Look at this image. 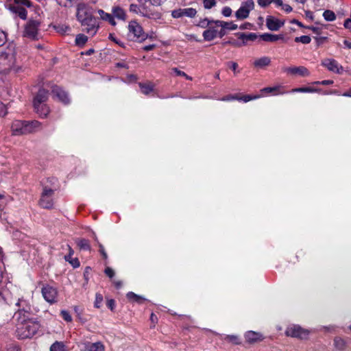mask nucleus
Listing matches in <instances>:
<instances>
[{
    "label": "nucleus",
    "instance_id": "f257e3e1",
    "mask_svg": "<svg viewBox=\"0 0 351 351\" xmlns=\"http://www.w3.org/2000/svg\"><path fill=\"white\" fill-rule=\"evenodd\" d=\"M16 327V336L21 339L33 337L40 328V322L36 318L30 315H20L14 317Z\"/></svg>",
    "mask_w": 351,
    "mask_h": 351
},
{
    "label": "nucleus",
    "instance_id": "f03ea898",
    "mask_svg": "<svg viewBox=\"0 0 351 351\" xmlns=\"http://www.w3.org/2000/svg\"><path fill=\"white\" fill-rule=\"evenodd\" d=\"M22 71L23 66L14 47H9L0 52V75L15 74Z\"/></svg>",
    "mask_w": 351,
    "mask_h": 351
},
{
    "label": "nucleus",
    "instance_id": "7ed1b4c3",
    "mask_svg": "<svg viewBox=\"0 0 351 351\" xmlns=\"http://www.w3.org/2000/svg\"><path fill=\"white\" fill-rule=\"evenodd\" d=\"M11 303L17 308L13 315V318L17 317L18 315H24V316L32 315L30 302L28 300L24 298L23 296L14 298Z\"/></svg>",
    "mask_w": 351,
    "mask_h": 351
},
{
    "label": "nucleus",
    "instance_id": "20e7f679",
    "mask_svg": "<svg viewBox=\"0 0 351 351\" xmlns=\"http://www.w3.org/2000/svg\"><path fill=\"white\" fill-rule=\"evenodd\" d=\"M31 5L29 0H14L13 4L6 5V7L21 19H25L27 12L24 7L29 8Z\"/></svg>",
    "mask_w": 351,
    "mask_h": 351
},
{
    "label": "nucleus",
    "instance_id": "39448f33",
    "mask_svg": "<svg viewBox=\"0 0 351 351\" xmlns=\"http://www.w3.org/2000/svg\"><path fill=\"white\" fill-rule=\"evenodd\" d=\"M128 36L132 40L142 42L147 38V34L143 27L136 21H130L128 24Z\"/></svg>",
    "mask_w": 351,
    "mask_h": 351
},
{
    "label": "nucleus",
    "instance_id": "423d86ee",
    "mask_svg": "<svg viewBox=\"0 0 351 351\" xmlns=\"http://www.w3.org/2000/svg\"><path fill=\"white\" fill-rule=\"evenodd\" d=\"M255 3L253 0H246L241 2L239 8L235 12V17L238 20H244L248 18L250 13L254 9Z\"/></svg>",
    "mask_w": 351,
    "mask_h": 351
},
{
    "label": "nucleus",
    "instance_id": "0eeeda50",
    "mask_svg": "<svg viewBox=\"0 0 351 351\" xmlns=\"http://www.w3.org/2000/svg\"><path fill=\"white\" fill-rule=\"evenodd\" d=\"M77 19L81 24L94 19L91 8L85 3H80L77 7Z\"/></svg>",
    "mask_w": 351,
    "mask_h": 351
},
{
    "label": "nucleus",
    "instance_id": "6e6552de",
    "mask_svg": "<svg viewBox=\"0 0 351 351\" xmlns=\"http://www.w3.org/2000/svg\"><path fill=\"white\" fill-rule=\"evenodd\" d=\"M54 191L45 187L41 195L40 199L39 201L40 206L46 209H51L53 208V202L52 199V196L53 195Z\"/></svg>",
    "mask_w": 351,
    "mask_h": 351
},
{
    "label": "nucleus",
    "instance_id": "1a4fd4ad",
    "mask_svg": "<svg viewBox=\"0 0 351 351\" xmlns=\"http://www.w3.org/2000/svg\"><path fill=\"white\" fill-rule=\"evenodd\" d=\"M287 336L299 339H306L310 331L301 328L298 325H293L288 327L285 331Z\"/></svg>",
    "mask_w": 351,
    "mask_h": 351
},
{
    "label": "nucleus",
    "instance_id": "9d476101",
    "mask_svg": "<svg viewBox=\"0 0 351 351\" xmlns=\"http://www.w3.org/2000/svg\"><path fill=\"white\" fill-rule=\"evenodd\" d=\"M197 10L193 8H178L171 11V16L174 19L188 17L193 19L197 15Z\"/></svg>",
    "mask_w": 351,
    "mask_h": 351
},
{
    "label": "nucleus",
    "instance_id": "9b49d317",
    "mask_svg": "<svg viewBox=\"0 0 351 351\" xmlns=\"http://www.w3.org/2000/svg\"><path fill=\"white\" fill-rule=\"evenodd\" d=\"M321 64L329 71L341 74L343 71V67L338 62L332 58H326L322 60Z\"/></svg>",
    "mask_w": 351,
    "mask_h": 351
},
{
    "label": "nucleus",
    "instance_id": "f8f14e48",
    "mask_svg": "<svg viewBox=\"0 0 351 351\" xmlns=\"http://www.w3.org/2000/svg\"><path fill=\"white\" fill-rule=\"evenodd\" d=\"M42 295L44 299L50 304L57 302L58 291L56 288L46 285L42 288Z\"/></svg>",
    "mask_w": 351,
    "mask_h": 351
},
{
    "label": "nucleus",
    "instance_id": "ddd939ff",
    "mask_svg": "<svg viewBox=\"0 0 351 351\" xmlns=\"http://www.w3.org/2000/svg\"><path fill=\"white\" fill-rule=\"evenodd\" d=\"M40 23L36 21H29L25 27L24 36L32 39H36Z\"/></svg>",
    "mask_w": 351,
    "mask_h": 351
},
{
    "label": "nucleus",
    "instance_id": "4468645a",
    "mask_svg": "<svg viewBox=\"0 0 351 351\" xmlns=\"http://www.w3.org/2000/svg\"><path fill=\"white\" fill-rule=\"evenodd\" d=\"M284 72L293 75L306 77L310 75V72L305 66H291L283 69Z\"/></svg>",
    "mask_w": 351,
    "mask_h": 351
},
{
    "label": "nucleus",
    "instance_id": "2eb2a0df",
    "mask_svg": "<svg viewBox=\"0 0 351 351\" xmlns=\"http://www.w3.org/2000/svg\"><path fill=\"white\" fill-rule=\"evenodd\" d=\"M48 98V91L45 89H40L34 99V107L36 112H39L40 105H44L43 103L47 101Z\"/></svg>",
    "mask_w": 351,
    "mask_h": 351
},
{
    "label": "nucleus",
    "instance_id": "dca6fc26",
    "mask_svg": "<svg viewBox=\"0 0 351 351\" xmlns=\"http://www.w3.org/2000/svg\"><path fill=\"white\" fill-rule=\"evenodd\" d=\"M11 130L13 135L27 134L25 121L15 120L12 122Z\"/></svg>",
    "mask_w": 351,
    "mask_h": 351
},
{
    "label": "nucleus",
    "instance_id": "f3484780",
    "mask_svg": "<svg viewBox=\"0 0 351 351\" xmlns=\"http://www.w3.org/2000/svg\"><path fill=\"white\" fill-rule=\"evenodd\" d=\"M141 16L153 20H158L160 19L162 17V14L160 12L145 6L142 7Z\"/></svg>",
    "mask_w": 351,
    "mask_h": 351
},
{
    "label": "nucleus",
    "instance_id": "a211bd4d",
    "mask_svg": "<svg viewBox=\"0 0 351 351\" xmlns=\"http://www.w3.org/2000/svg\"><path fill=\"white\" fill-rule=\"evenodd\" d=\"M81 25L84 27V31L91 36H94L99 28V25L95 18L87 21L86 24Z\"/></svg>",
    "mask_w": 351,
    "mask_h": 351
},
{
    "label": "nucleus",
    "instance_id": "6ab92c4d",
    "mask_svg": "<svg viewBox=\"0 0 351 351\" xmlns=\"http://www.w3.org/2000/svg\"><path fill=\"white\" fill-rule=\"evenodd\" d=\"M266 25L269 29L277 31L284 25V22L274 16H269L266 19Z\"/></svg>",
    "mask_w": 351,
    "mask_h": 351
},
{
    "label": "nucleus",
    "instance_id": "aec40b11",
    "mask_svg": "<svg viewBox=\"0 0 351 351\" xmlns=\"http://www.w3.org/2000/svg\"><path fill=\"white\" fill-rule=\"evenodd\" d=\"M218 27L215 24L210 25L202 34L204 39L206 41H211L217 37L218 30L217 28Z\"/></svg>",
    "mask_w": 351,
    "mask_h": 351
},
{
    "label": "nucleus",
    "instance_id": "412c9836",
    "mask_svg": "<svg viewBox=\"0 0 351 351\" xmlns=\"http://www.w3.org/2000/svg\"><path fill=\"white\" fill-rule=\"evenodd\" d=\"M52 93L53 95L63 104H68L70 102V99L67 93L62 90L61 88L58 86L53 88Z\"/></svg>",
    "mask_w": 351,
    "mask_h": 351
},
{
    "label": "nucleus",
    "instance_id": "4be33fe9",
    "mask_svg": "<svg viewBox=\"0 0 351 351\" xmlns=\"http://www.w3.org/2000/svg\"><path fill=\"white\" fill-rule=\"evenodd\" d=\"M245 338L246 341L250 343H254L263 340V336L258 332H256L252 330H250L245 332Z\"/></svg>",
    "mask_w": 351,
    "mask_h": 351
},
{
    "label": "nucleus",
    "instance_id": "5701e85b",
    "mask_svg": "<svg viewBox=\"0 0 351 351\" xmlns=\"http://www.w3.org/2000/svg\"><path fill=\"white\" fill-rule=\"evenodd\" d=\"M271 60L269 57L263 56V57L256 59L253 62V65L255 68L263 69V68L269 66L271 64Z\"/></svg>",
    "mask_w": 351,
    "mask_h": 351
},
{
    "label": "nucleus",
    "instance_id": "b1692460",
    "mask_svg": "<svg viewBox=\"0 0 351 351\" xmlns=\"http://www.w3.org/2000/svg\"><path fill=\"white\" fill-rule=\"evenodd\" d=\"M27 134L35 132L41 128V123L38 121H25Z\"/></svg>",
    "mask_w": 351,
    "mask_h": 351
},
{
    "label": "nucleus",
    "instance_id": "393cba45",
    "mask_svg": "<svg viewBox=\"0 0 351 351\" xmlns=\"http://www.w3.org/2000/svg\"><path fill=\"white\" fill-rule=\"evenodd\" d=\"M215 24L217 27H223L225 29L235 30L238 28V25L232 22H225L223 21H215Z\"/></svg>",
    "mask_w": 351,
    "mask_h": 351
},
{
    "label": "nucleus",
    "instance_id": "a878e982",
    "mask_svg": "<svg viewBox=\"0 0 351 351\" xmlns=\"http://www.w3.org/2000/svg\"><path fill=\"white\" fill-rule=\"evenodd\" d=\"M86 349L88 351H104L105 346L101 341L95 343H87Z\"/></svg>",
    "mask_w": 351,
    "mask_h": 351
},
{
    "label": "nucleus",
    "instance_id": "bb28decb",
    "mask_svg": "<svg viewBox=\"0 0 351 351\" xmlns=\"http://www.w3.org/2000/svg\"><path fill=\"white\" fill-rule=\"evenodd\" d=\"M112 14L114 17L119 20L125 21L126 19V14L123 9L119 6H114L112 9Z\"/></svg>",
    "mask_w": 351,
    "mask_h": 351
},
{
    "label": "nucleus",
    "instance_id": "cd10ccee",
    "mask_svg": "<svg viewBox=\"0 0 351 351\" xmlns=\"http://www.w3.org/2000/svg\"><path fill=\"white\" fill-rule=\"evenodd\" d=\"M260 36L263 39V40L266 42H276L280 39L283 38V36L282 34L276 35L269 33H265L263 34H261Z\"/></svg>",
    "mask_w": 351,
    "mask_h": 351
},
{
    "label": "nucleus",
    "instance_id": "c85d7f7f",
    "mask_svg": "<svg viewBox=\"0 0 351 351\" xmlns=\"http://www.w3.org/2000/svg\"><path fill=\"white\" fill-rule=\"evenodd\" d=\"M239 38L243 41V45H245L247 41H254L257 38V35L255 33H239Z\"/></svg>",
    "mask_w": 351,
    "mask_h": 351
},
{
    "label": "nucleus",
    "instance_id": "c756f323",
    "mask_svg": "<svg viewBox=\"0 0 351 351\" xmlns=\"http://www.w3.org/2000/svg\"><path fill=\"white\" fill-rule=\"evenodd\" d=\"M75 242L80 250H90V245L87 239H78L76 240Z\"/></svg>",
    "mask_w": 351,
    "mask_h": 351
},
{
    "label": "nucleus",
    "instance_id": "7c9ffc66",
    "mask_svg": "<svg viewBox=\"0 0 351 351\" xmlns=\"http://www.w3.org/2000/svg\"><path fill=\"white\" fill-rule=\"evenodd\" d=\"M50 351H66V349L63 342L56 341L51 346Z\"/></svg>",
    "mask_w": 351,
    "mask_h": 351
},
{
    "label": "nucleus",
    "instance_id": "2f4dec72",
    "mask_svg": "<svg viewBox=\"0 0 351 351\" xmlns=\"http://www.w3.org/2000/svg\"><path fill=\"white\" fill-rule=\"evenodd\" d=\"M139 87L141 88V92L144 95H148L154 90V85L151 83L143 84L139 83Z\"/></svg>",
    "mask_w": 351,
    "mask_h": 351
},
{
    "label": "nucleus",
    "instance_id": "473e14b6",
    "mask_svg": "<svg viewBox=\"0 0 351 351\" xmlns=\"http://www.w3.org/2000/svg\"><path fill=\"white\" fill-rule=\"evenodd\" d=\"M127 298L129 300L136 302L137 303H141L143 301L145 300V299L142 296L136 295L134 292L131 291L127 293Z\"/></svg>",
    "mask_w": 351,
    "mask_h": 351
},
{
    "label": "nucleus",
    "instance_id": "72a5a7b5",
    "mask_svg": "<svg viewBox=\"0 0 351 351\" xmlns=\"http://www.w3.org/2000/svg\"><path fill=\"white\" fill-rule=\"evenodd\" d=\"M323 17L326 21H334L336 19L335 12L330 10H326L323 13Z\"/></svg>",
    "mask_w": 351,
    "mask_h": 351
},
{
    "label": "nucleus",
    "instance_id": "f704fd0d",
    "mask_svg": "<svg viewBox=\"0 0 351 351\" xmlns=\"http://www.w3.org/2000/svg\"><path fill=\"white\" fill-rule=\"evenodd\" d=\"M88 40V37L82 34H77L75 38V44L77 46H84Z\"/></svg>",
    "mask_w": 351,
    "mask_h": 351
},
{
    "label": "nucleus",
    "instance_id": "c9c22d12",
    "mask_svg": "<svg viewBox=\"0 0 351 351\" xmlns=\"http://www.w3.org/2000/svg\"><path fill=\"white\" fill-rule=\"evenodd\" d=\"M334 345L337 350H343L346 348V341L340 337H337L334 340Z\"/></svg>",
    "mask_w": 351,
    "mask_h": 351
},
{
    "label": "nucleus",
    "instance_id": "e433bc0d",
    "mask_svg": "<svg viewBox=\"0 0 351 351\" xmlns=\"http://www.w3.org/2000/svg\"><path fill=\"white\" fill-rule=\"evenodd\" d=\"M215 21H210L206 18L200 19L197 23V26L202 28H207L210 25L215 24Z\"/></svg>",
    "mask_w": 351,
    "mask_h": 351
},
{
    "label": "nucleus",
    "instance_id": "4c0bfd02",
    "mask_svg": "<svg viewBox=\"0 0 351 351\" xmlns=\"http://www.w3.org/2000/svg\"><path fill=\"white\" fill-rule=\"evenodd\" d=\"M317 91L318 89L311 87H302L294 88L292 90L293 93H315Z\"/></svg>",
    "mask_w": 351,
    "mask_h": 351
},
{
    "label": "nucleus",
    "instance_id": "58836bf2",
    "mask_svg": "<svg viewBox=\"0 0 351 351\" xmlns=\"http://www.w3.org/2000/svg\"><path fill=\"white\" fill-rule=\"evenodd\" d=\"M40 117H45L49 112V108L45 105H40L39 112H36Z\"/></svg>",
    "mask_w": 351,
    "mask_h": 351
},
{
    "label": "nucleus",
    "instance_id": "ea45409f",
    "mask_svg": "<svg viewBox=\"0 0 351 351\" xmlns=\"http://www.w3.org/2000/svg\"><path fill=\"white\" fill-rule=\"evenodd\" d=\"M296 43H302L303 44H308L311 41V38L309 36H302L295 37L294 39Z\"/></svg>",
    "mask_w": 351,
    "mask_h": 351
},
{
    "label": "nucleus",
    "instance_id": "a19ab883",
    "mask_svg": "<svg viewBox=\"0 0 351 351\" xmlns=\"http://www.w3.org/2000/svg\"><path fill=\"white\" fill-rule=\"evenodd\" d=\"M224 339L228 340L236 345L241 343L239 338L237 335H226Z\"/></svg>",
    "mask_w": 351,
    "mask_h": 351
},
{
    "label": "nucleus",
    "instance_id": "79ce46f5",
    "mask_svg": "<svg viewBox=\"0 0 351 351\" xmlns=\"http://www.w3.org/2000/svg\"><path fill=\"white\" fill-rule=\"evenodd\" d=\"M216 0H204L203 5L205 9H211L216 5Z\"/></svg>",
    "mask_w": 351,
    "mask_h": 351
},
{
    "label": "nucleus",
    "instance_id": "37998d69",
    "mask_svg": "<svg viewBox=\"0 0 351 351\" xmlns=\"http://www.w3.org/2000/svg\"><path fill=\"white\" fill-rule=\"evenodd\" d=\"M66 262H69L73 268H77L80 267V263L77 258H73L71 256V258L64 259Z\"/></svg>",
    "mask_w": 351,
    "mask_h": 351
},
{
    "label": "nucleus",
    "instance_id": "c03bdc74",
    "mask_svg": "<svg viewBox=\"0 0 351 351\" xmlns=\"http://www.w3.org/2000/svg\"><path fill=\"white\" fill-rule=\"evenodd\" d=\"M60 315L66 322H71L72 321V317L69 313V311L66 310H62L60 312Z\"/></svg>",
    "mask_w": 351,
    "mask_h": 351
},
{
    "label": "nucleus",
    "instance_id": "a18cd8bd",
    "mask_svg": "<svg viewBox=\"0 0 351 351\" xmlns=\"http://www.w3.org/2000/svg\"><path fill=\"white\" fill-rule=\"evenodd\" d=\"M142 7L143 6H138L136 4H131L130 6V11L131 12H134V13L138 14L141 15V12L142 10Z\"/></svg>",
    "mask_w": 351,
    "mask_h": 351
},
{
    "label": "nucleus",
    "instance_id": "49530a36",
    "mask_svg": "<svg viewBox=\"0 0 351 351\" xmlns=\"http://www.w3.org/2000/svg\"><path fill=\"white\" fill-rule=\"evenodd\" d=\"M278 87H266L261 90L262 92L267 93H273L274 95H278Z\"/></svg>",
    "mask_w": 351,
    "mask_h": 351
},
{
    "label": "nucleus",
    "instance_id": "de8ad7c7",
    "mask_svg": "<svg viewBox=\"0 0 351 351\" xmlns=\"http://www.w3.org/2000/svg\"><path fill=\"white\" fill-rule=\"evenodd\" d=\"M172 71L176 73V74L178 76H182L184 77L186 79L189 80H192V77L189 76L186 73H185L184 71H182L177 68H173Z\"/></svg>",
    "mask_w": 351,
    "mask_h": 351
},
{
    "label": "nucleus",
    "instance_id": "09e8293b",
    "mask_svg": "<svg viewBox=\"0 0 351 351\" xmlns=\"http://www.w3.org/2000/svg\"><path fill=\"white\" fill-rule=\"evenodd\" d=\"M97 12H98L100 18L102 20L106 21H107L110 19V17L112 16V14L105 12L103 10H98Z\"/></svg>",
    "mask_w": 351,
    "mask_h": 351
},
{
    "label": "nucleus",
    "instance_id": "8fccbe9b",
    "mask_svg": "<svg viewBox=\"0 0 351 351\" xmlns=\"http://www.w3.org/2000/svg\"><path fill=\"white\" fill-rule=\"evenodd\" d=\"M232 9L228 6L223 7L221 10L222 14L226 17L230 16L232 14Z\"/></svg>",
    "mask_w": 351,
    "mask_h": 351
},
{
    "label": "nucleus",
    "instance_id": "3c124183",
    "mask_svg": "<svg viewBox=\"0 0 351 351\" xmlns=\"http://www.w3.org/2000/svg\"><path fill=\"white\" fill-rule=\"evenodd\" d=\"M258 4L261 7H266L273 3V0H257Z\"/></svg>",
    "mask_w": 351,
    "mask_h": 351
},
{
    "label": "nucleus",
    "instance_id": "603ef678",
    "mask_svg": "<svg viewBox=\"0 0 351 351\" xmlns=\"http://www.w3.org/2000/svg\"><path fill=\"white\" fill-rule=\"evenodd\" d=\"M314 84H321V85H331L333 84V81L330 80H326L323 81H316L313 82Z\"/></svg>",
    "mask_w": 351,
    "mask_h": 351
},
{
    "label": "nucleus",
    "instance_id": "864d4df0",
    "mask_svg": "<svg viewBox=\"0 0 351 351\" xmlns=\"http://www.w3.org/2000/svg\"><path fill=\"white\" fill-rule=\"evenodd\" d=\"M103 300L102 295L101 294H96V300L95 302V306L96 308L100 307V304L101 303Z\"/></svg>",
    "mask_w": 351,
    "mask_h": 351
},
{
    "label": "nucleus",
    "instance_id": "5fc2aeb1",
    "mask_svg": "<svg viewBox=\"0 0 351 351\" xmlns=\"http://www.w3.org/2000/svg\"><path fill=\"white\" fill-rule=\"evenodd\" d=\"M259 97H260L259 95H255L254 97H252L250 95H245L243 97L239 98V100H243L245 102H247V101H250L252 99H258Z\"/></svg>",
    "mask_w": 351,
    "mask_h": 351
},
{
    "label": "nucleus",
    "instance_id": "6e6d98bb",
    "mask_svg": "<svg viewBox=\"0 0 351 351\" xmlns=\"http://www.w3.org/2000/svg\"><path fill=\"white\" fill-rule=\"evenodd\" d=\"M98 246H99V252L102 255L103 258L104 259H107L108 255H107V253L106 252V251L104 250V245L101 243H98Z\"/></svg>",
    "mask_w": 351,
    "mask_h": 351
},
{
    "label": "nucleus",
    "instance_id": "4d7b16f0",
    "mask_svg": "<svg viewBox=\"0 0 351 351\" xmlns=\"http://www.w3.org/2000/svg\"><path fill=\"white\" fill-rule=\"evenodd\" d=\"M7 112V107L2 102H0V117L5 116Z\"/></svg>",
    "mask_w": 351,
    "mask_h": 351
},
{
    "label": "nucleus",
    "instance_id": "13d9d810",
    "mask_svg": "<svg viewBox=\"0 0 351 351\" xmlns=\"http://www.w3.org/2000/svg\"><path fill=\"white\" fill-rule=\"evenodd\" d=\"M6 41V35L5 32L0 29V47L2 46Z\"/></svg>",
    "mask_w": 351,
    "mask_h": 351
},
{
    "label": "nucleus",
    "instance_id": "bf43d9fd",
    "mask_svg": "<svg viewBox=\"0 0 351 351\" xmlns=\"http://www.w3.org/2000/svg\"><path fill=\"white\" fill-rule=\"evenodd\" d=\"M104 272L110 278H112L114 275V272L113 269H111L110 267H106L105 269Z\"/></svg>",
    "mask_w": 351,
    "mask_h": 351
},
{
    "label": "nucleus",
    "instance_id": "052dcab7",
    "mask_svg": "<svg viewBox=\"0 0 351 351\" xmlns=\"http://www.w3.org/2000/svg\"><path fill=\"white\" fill-rule=\"evenodd\" d=\"M58 3L62 6L66 7L71 3L72 0H56Z\"/></svg>",
    "mask_w": 351,
    "mask_h": 351
},
{
    "label": "nucleus",
    "instance_id": "680f3d73",
    "mask_svg": "<svg viewBox=\"0 0 351 351\" xmlns=\"http://www.w3.org/2000/svg\"><path fill=\"white\" fill-rule=\"evenodd\" d=\"M166 1L167 0H150V3L154 6H160Z\"/></svg>",
    "mask_w": 351,
    "mask_h": 351
},
{
    "label": "nucleus",
    "instance_id": "e2e57ef3",
    "mask_svg": "<svg viewBox=\"0 0 351 351\" xmlns=\"http://www.w3.org/2000/svg\"><path fill=\"white\" fill-rule=\"evenodd\" d=\"M67 247L69 250V254L67 255L64 256V259L71 258V256H73L74 254L73 250L71 248V247L69 245H67Z\"/></svg>",
    "mask_w": 351,
    "mask_h": 351
},
{
    "label": "nucleus",
    "instance_id": "0e129e2a",
    "mask_svg": "<svg viewBox=\"0 0 351 351\" xmlns=\"http://www.w3.org/2000/svg\"><path fill=\"white\" fill-rule=\"evenodd\" d=\"M281 7H282V9L287 13L291 12V10H292V8L288 4L283 3Z\"/></svg>",
    "mask_w": 351,
    "mask_h": 351
},
{
    "label": "nucleus",
    "instance_id": "69168bd1",
    "mask_svg": "<svg viewBox=\"0 0 351 351\" xmlns=\"http://www.w3.org/2000/svg\"><path fill=\"white\" fill-rule=\"evenodd\" d=\"M107 306L108 308H110L111 310H113L114 307V300H109L107 302Z\"/></svg>",
    "mask_w": 351,
    "mask_h": 351
},
{
    "label": "nucleus",
    "instance_id": "338daca9",
    "mask_svg": "<svg viewBox=\"0 0 351 351\" xmlns=\"http://www.w3.org/2000/svg\"><path fill=\"white\" fill-rule=\"evenodd\" d=\"M226 29H223V27H221V29L218 31L217 36H219V38H222L223 36H224L226 35Z\"/></svg>",
    "mask_w": 351,
    "mask_h": 351
},
{
    "label": "nucleus",
    "instance_id": "774afa93",
    "mask_svg": "<svg viewBox=\"0 0 351 351\" xmlns=\"http://www.w3.org/2000/svg\"><path fill=\"white\" fill-rule=\"evenodd\" d=\"M343 25L347 29H351V19H346L344 21Z\"/></svg>",
    "mask_w": 351,
    "mask_h": 351
}]
</instances>
